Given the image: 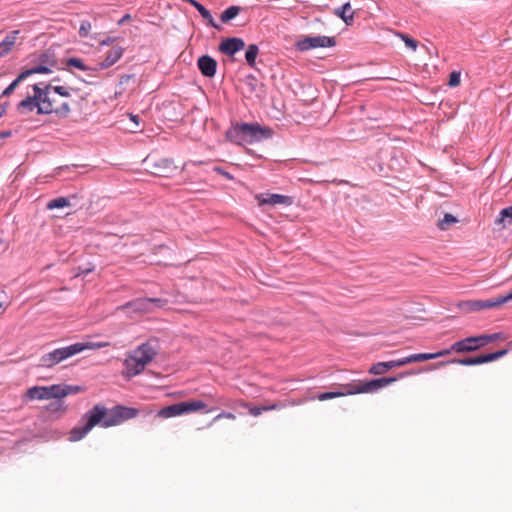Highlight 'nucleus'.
Here are the masks:
<instances>
[{"label":"nucleus","mask_w":512,"mask_h":512,"mask_svg":"<svg viewBox=\"0 0 512 512\" xmlns=\"http://www.w3.org/2000/svg\"><path fill=\"white\" fill-rule=\"evenodd\" d=\"M90 30H91V23L87 20H84L81 22V25L79 28V35L81 37H87Z\"/></svg>","instance_id":"37998d69"},{"label":"nucleus","mask_w":512,"mask_h":512,"mask_svg":"<svg viewBox=\"0 0 512 512\" xmlns=\"http://www.w3.org/2000/svg\"><path fill=\"white\" fill-rule=\"evenodd\" d=\"M244 47H245V42L242 38L228 37V38L223 39L220 42V44L218 46V50L221 53H223L229 57H232L237 52L242 50Z\"/></svg>","instance_id":"dca6fc26"},{"label":"nucleus","mask_w":512,"mask_h":512,"mask_svg":"<svg viewBox=\"0 0 512 512\" xmlns=\"http://www.w3.org/2000/svg\"><path fill=\"white\" fill-rule=\"evenodd\" d=\"M60 81V78L57 76V77H54L51 79V81L49 83H51L52 85H54L53 83L55 82H59Z\"/></svg>","instance_id":"864d4df0"},{"label":"nucleus","mask_w":512,"mask_h":512,"mask_svg":"<svg viewBox=\"0 0 512 512\" xmlns=\"http://www.w3.org/2000/svg\"><path fill=\"white\" fill-rule=\"evenodd\" d=\"M379 171L382 172L383 171V167L382 166H379Z\"/></svg>","instance_id":"bf43d9fd"},{"label":"nucleus","mask_w":512,"mask_h":512,"mask_svg":"<svg viewBox=\"0 0 512 512\" xmlns=\"http://www.w3.org/2000/svg\"><path fill=\"white\" fill-rule=\"evenodd\" d=\"M124 48L121 46L112 47L107 53L103 61L99 62L92 71L98 72L113 66L123 55Z\"/></svg>","instance_id":"aec40b11"},{"label":"nucleus","mask_w":512,"mask_h":512,"mask_svg":"<svg viewBox=\"0 0 512 512\" xmlns=\"http://www.w3.org/2000/svg\"><path fill=\"white\" fill-rule=\"evenodd\" d=\"M92 270L91 269H86V270H83L81 271L79 274H88L89 272H91Z\"/></svg>","instance_id":"4d7b16f0"},{"label":"nucleus","mask_w":512,"mask_h":512,"mask_svg":"<svg viewBox=\"0 0 512 512\" xmlns=\"http://www.w3.org/2000/svg\"><path fill=\"white\" fill-rule=\"evenodd\" d=\"M243 10L242 7L232 5L226 8L220 15V20L223 23H228L231 20H233L241 11Z\"/></svg>","instance_id":"bb28decb"},{"label":"nucleus","mask_w":512,"mask_h":512,"mask_svg":"<svg viewBox=\"0 0 512 512\" xmlns=\"http://www.w3.org/2000/svg\"><path fill=\"white\" fill-rule=\"evenodd\" d=\"M336 45V38L330 36H307L299 39L296 48L299 51H308L315 48L333 47Z\"/></svg>","instance_id":"9b49d317"},{"label":"nucleus","mask_w":512,"mask_h":512,"mask_svg":"<svg viewBox=\"0 0 512 512\" xmlns=\"http://www.w3.org/2000/svg\"><path fill=\"white\" fill-rule=\"evenodd\" d=\"M217 61L208 54L200 56L197 60V67L206 78H213L217 71Z\"/></svg>","instance_id":"6ab92c4d"},{"label":"nucleus","mask_w":512,"mask_h":512,"mask_svg":"<svg viewBox=\"0 0 512 512\" xmlns=\"http://www.w3.org/2000/svg\"><path fill=\"white\" fill-rule=\"evenodd\" d=\"M240 132L244 137V142L253 143L272 136V130L268 127H262L258 123H240Z\"/></svg>","instance_id":"9d476101"},{"label":"nucleus","mask_w":512,"mask_h":512,"mask_svg":"<svg viewBox=\"0 0 512 512\" xmlns=\"http://www.w3.org/2000/svg\"><path fill=\"white\" fill-rule=\"evenodd\" d=\"M501 338V333L483 334L478 336H469L458 341L455 349H462L463 354L479 350L487 344Z\"/></svg>","instance_id":"6e6552de"},{"label":"nucleus","mask_w":512,"mask_h":512,"mask_svg":"<svg viewBox=\"0 0 512 512\" xmlns=\"http://www.w3.org/2000/svg\"><path fill=\"white\" fill-rule=\"evenodd\" d=\"M26 79V76H24V73L21 72L16 79L13 80V82L2 91V96H9L14 89L18 86V84Z\"/></svg>","instance_id":"4c0bfd02"},{"label":"nucleus","mask_w":512,"mask_h":512,"mask_svg":"<svg viewBox=\"0 0 512 512\" xmlns=\"http://www.w3.org/2000/svg\"><path fill=\"white\" fill-rule=\"evenodd\" d=\"M221 418H227V419L234 420L236 418V416L233 413H231V412L223 411L220 414H218L216 417L213 418L212 423L218 421Z\"/></svg>","instance_id":"49530a36"},{"label":"nucleus","mask_w":512,"mask_h":512,"mask_svg":"<svg viewBox=\"0 0 512 512\" xmlns=\"http://www.w3.org/2000/svg\"><path fill=\"white\" fill-rule=\"evenodd\" d=\"M196 10L207 21L209 26L217 30L221 29V26L215 22L211 12L203 4H201Z\"/></svg>","instance_id":"c85d7f7f"},{"label":"nucleus","mask_w":512,"mask_h":512,"mask_svg":"<svg viewBox=\"0 0 512 512\" xmlns=\"http://www.w3.org/2000/svg\"><path fill=\"white\" fill-rule=\"evenodd\" d=\"M406 365L414 362L433 360L432 353H417L405 357Z\"/></svg>","instance_id":"473e14b6"},{"label":"nucleus","mask_w":512,"mask_h":512,"mask_svg":"<svg viewBox=\"0 0 512 512\" xmlns=\"http://www.w3.org/2000/svg\"><path fill=\"white\" fill-rule=\"evenodd\" d=\"M39 96L42 106L39 108V115L55 114L59 119H66L71 113L69 102L63 101L61 103L56 99V95L69 98L71 91H78V89L65 86V85H52L51 83L41 82Z\"/></svg>","instance_id":"f03ea898"},{"label":"nucleus","mask_w":512,"mask_h":512,"mask_svg":"<svg viewBox=\"0 0 512 512\" xmlns=\"http://www.w3.org/2000/svg\"><path fill=\"white\" fill-rule=\"evenodd\" d=\"M21 30H12L10 32H8L6 34V36L2 39V43H1V53H2V57L8 53H10L11 51H13V49L16 47V46H20L25 37L24 36H20L21 35Z\"/></svg>","instance_id":"f3484780"},{"label":"nucleus","mask_w":512,"mask_h":512,"mask_svg":"<svg viewBox=\"0 0 512 512\" xmlns=\"http://www.w3.org/2000/svg\"><path fill=\"white\" fill-rule=\"evenodd\" d=\"M125 366V376L127 378H132L141 372H143L146 365L141 363V361L138 358L130 356L129 359H126L124 362Z\"/></svg>","instance_id":"5701e85b"},{"label":"nucleus","mask_w":512,"mask_h":512,"mask_svg":"<svg viewBox=\"0 0 512 512\" xmlns=\"http://www.w3.org/2000/svg\"><path fill=\"white\" fill-rule=\"evenodd\" d=\"M10 135H11V132H3V131H2V139H3V138H7V137H9Z\"/></svg>","instance_id":"5fc2aeb1"},{"label":"nucleus","mask_w":512,"mask_h":512,"mask_svg":"<svg viewBox=\"0 0 512 512\" xmlns=\"http://www.w3.org/2000/svg\"><path fill=\"white\" fill-rule=\"evenodd\" d=\"M508 353L507 349H501L495 352L484 353L481 355H477L474 357H465V358H452L449 359V364H458L462 366H475L481 365L485 363H489L495 360L500 359Z\"/></svg>","instance_id":"1a4fd4ad"},{"label":"nucleus","mask_w":512,"mask_h":512,"mask_svg":"<svg viewBox=\"0 0 512 512\" xmlns=\"http://www.w3.org/2000/svg\"><path fill=\"white\" fill-rule=\"evenodd\" d=\"M77 167H78V166H77V165H75V164H73V165H71V166L66 165V166L58 167V168H57V170H59V171H61V170H65V169L70 170V169H76Z\"/></svg>","instance_id":"8fccbe9b"},{"label":"nucleus","mask_w":512,"mask_h":512,"mask_svg":"<svg viewBox=\"0 0 512 512\" xmlns=\"http://www.w3.org/2000/svg\"><path fill=\"white\" fill-rule=\"evenodd\" d=\"M460 75L459 71H452L449 74L448 85L450 87H457L460 84Z\"/></svg>","instance_id":"a19ab883"},{"label":"nucleus","mask_w":512,"mask_h":512,"mask_svg":"<svg viewBox=\"0 0 512 512\" xmlns=\"http://www.w3.org/2000/svg\"><path fill=\"white\" fill-rule=\"evenodd\" d=\"M226 138L230 142H233L236 144H242L244 142V137H243L242 133L240 132V124L230 127L226 131Z\"/></svg>","instance_id":"a878e982"},{"label":"nucleus","mask_w":512,"mask_h":512,"mask_svg":"<svg viewBox=\"0 0 512 512\" xmlns=\"http://www.w3.org/2000/svg\"><path fill=\"white\" fill-rule=\"evenodd\" d=\"M457 344H458V341L454 342L449 348L432 353L433 359H437L439 357L450 355L452 352H455L457 354H463L462 349H455V346H457Z\"/></svg>","instance_id":"e433bc0d"},{"label":"nucleus","mask_w":512,"mask_h":512,"mask_svg":"<svg viewBox=\"0 0 512 512\" xmlns=\"http://www.w3.org/2000/svg\"><path fill=\"white\" fill-rule=\"evenodd\" d=\"M143 162L150 173L157 177H170L177 170L172 158L149 154Z\"/></svg>","instance_id":"39448f33"},{"label":"nucleus","mask_w":512,"mask_h":512,"mask_svg":"<svg viewBox=\"0 0 512 512\" xmlns=\"http://www.w3.org/2000/svg\"><path fill=\"white\" fill-rule=\"evenodd\" d=\"M213 170L228 180H234L233 175L220 166H215Z\"/></svg>","instance_id":"c03bdc74"},{"label":"nucleus","mask_w":512,"mask_h":512,"mask_svg":"<svg viewBox=\"0 0 512 512\" xmlns=\"http://www.w3.org/2000/svg\"><path fill=\"white\" fill-rule=\"evenodd\" d=\"M114 41H115V38H113V37H106L104 40H102V41L100 42V44H101L102 46H104V45H110V44H112Z\"/></svg>","instance_id":"de8ad7c7"},{"label":"nucleus","mask_w":512,"mask_h":512,"mask_svg":"<svg viewBox=\"0 0 512 512\" xmlns=\"http://www.w3.org/2000/svg\"><path fill=\"white\" fill-rule=\"evenodd\" d=\"M156 355L157 350L149 341L139 345L132 354L133 357L138 358L144 365L150 363Z\"/></svg>","instance_id":"412c9836"},{"label":"nucleus","mask_w":512,"mask_h":512,"mask_svg":"<svg viewBox=\"0 0 512 512\" xmlns=\"http://www.w3.org/2000/svg\"><path fill=\"white\" fill-rule=\"evenodd\" d=\"M23 73L24 76H26L27 78L28 76H31L33 74H49L51 73V69L46 65L39 63L38 65H35L32 68L26 69L25 71H23Z\"/></svg>","instance_id":"72a5a7b5"},{"label":"nucleus","mask_w":512,"mask_h":512,"mask_svg":"<svg viewBox=\"0 0 512 512\" xmlns=\"http://www.w3.org/2000/svg\"><path fill=\"white\" fill-rule=\"evenodd\" d=\"M449 365V360H443V361H439L437 363H432V364H429L423 368H420L419 370H410L409 372H413L412 375H415V374H418V373H421V372H429V371H433V370H436L440 367H444V366H447ZM406 376H411V374H408V375H405L404 377Z\"/></svg>","instance_id":"7c9ffc66"},{"label":"nucleus","mask_w":512,"mask_h":512,"mask_svg":"<svg viewBox=\"0 0 512 512\" xmlns=\"http://www.w3.org/2000/svg\"><path fill=\"white\" fill-rule=\"evenodd\" d=\"M259 54V47L256 44H249L245 51V60L247 65L254 70H258L256 59Z\"/></svg>","instance_id":"393cba45"},{"label":"nucleus","mask_w":512,"mask_h":512,"mask_svg":"<svg viewBox=\"0 0 512 512\" xmlns=\"http://www.w3.org/2000/svg\"><path fill=\"white\" fill-rule=\"evenodd\" d=\"M54 387L55 389L53 390L55 391L56 401L50 404V407H53V411L64 410V405L61 401V398L83 391V388L78 385L55 384Z\"/></svg>","instance_id":"4468645a"},{"label":"nucleus","mask_w":512,"mask_h":512,"mask_svg":"<svg viewBox=\"0 0 512 512\" xmlns=\"http://www.w3.org/2000/svg\"><path fill=\"white\" fill-rule=\"evenodd\" d=\"M413 372H401L394 377H382L371 380H354L347 384L340 385L337 391H328L319 393L316 398L319 401H326L341 396L362 394V393H375L378 390L404 378L405 375L412 374Z\"/></svg>","instance_id":"7ed1b4c3"},{"label":"nucleus","mask_w":512,"mask_h":512,"mask_svg":"<svg viewBox=\"0 0 512 512\" xmlns=\"http://www.w3.org/2000/svg\"><path fill=\"white\" fill-rule=\"evenodd\" d=\"M283 407L282 404L274 403L269 406H253L249 408V413L253 416H259L264 411L276 410Z\"/></svg>","instance_id":"f704fd0d"},{"label":"nucleus","mask_w":512,"mask_h":512,"mask_svg":"<svg viewBox=\"0 0 512 512\" xmlns=\"http://www.w3.org/2000/svg\"><path fill=\"white\" fill-rule=\"evenodd\" d=\"M7 103H2V115L6 112Z\"/></svg>","instance_id":"6e6d98bb"},{"label":"nucleus","mask_w":512,"mask_h":512,"mask_svg":"<svg viewBox=\"0 0 512 512\" xmlns=\"http://www.w3.org/2000/svg\"><path fill=\"white\" fill-rule=\"evenodd\" d=\"M399 36L401 37V39L404 41L405 45L412 49L413 51H415L418 47V41L411 38L410 36H408L407 34H403V33H400Z\"/></svg>","instance_id":"ea45409f"},{"label":"nucleus","mask_w":512,"mask_h":512,"mask_svg":"<svg viewBox=\"0 0 512 512\" xmlns=\"http://www.w3.org/2000/svg\"><path fill=\"white\" fill-rule=\"evenodd\" d=\"M206 404L201 400H189L178 402L169 406H166L160 409L157 412L158 417L162 418H171L175 416H180L184 414H188L191 412L198 411L200 409H205Z\"/></svg>","instance_id":"423d86ee"},{"label":"nucleus","mask_w":512,"mask_h":512,"mask_svg":"<svg viewBox=\"0 0 512 512\" xmlns=\"http://www.w3.org/2000/svg\"><path fill=\"white\" fill-rule=\"evenodd\" d=\"M496 298H497L499 306L512 301V289L505 295H499Z\"/></svg>","instance_id":"a18cd8bd"},{"label":"nucleus","mask_w":512,"mask_h":512,"mask_svg":"<svg viewBox=\"0 0 512 512\" xmlns=\"http://www.w3.org/2000/svg\"><path fill=\"white\" fill-rule=\"evenodd\" d=\"M139 116L138 115H131V120L135 123H138Z\"/></svg>","instance_id":"603ef678"},{"label":"nucleus","mask_w":512,"mask_h":512,"mask_svg":"<svg viewBox=\"0 0 512 512\" xmlns=\"http://www.w3.org/2000/svg\"><path fill=\"white\" fill-rule=\"evenodd\" d=\"M33 95H28L26 98L18 102L16 105V111L19 115H28L36 110L39 115V108L42 106L41 99L39 96L40 84H34Z\"/></svg>","instance_id":"f8f14e48"},{"label":"nucleus","mask_w":512,"mask_h":512,"mask_svg":"<svg viewBox=\"0 0 512 512\" xmlns=\"http://www.w3.org/2000/svg\"><path fill=\"white\" fill-rule=\"evenodd\" d=\"M167 303L168 301L166 299L143 297L136 298L125 303L124 305L120 306L119 309L136 313H150L154 310L155 307L161 308L164 307Z\"/></svg>","instance_id":"0eeeda50"},{"label":"nucleus","mask_w":512,"mask_h":512,"mask_svg":"<svg viewBox=\"0 0 512 512\" xmlns=\"http://www.w3.org/2000/svg\"><path fill=\"white\" fill-rule=\"evenodd\" d=\"M245 84L248 86L249 91L251 93L256 91L257 79H256V77L254 75L249 74L248 76H246Z\"/></svg>","instance_id":"79ce46f5"},{"label":"nucleus","mask_w":512,"mask_h":512,"mask_svg":"<svg viewBox=\"0 0 512 512\" xmlns=\"http://www.w3.org/2000/svg\"><path fill=\"white\" fill-rule=\"evenodd\" d=\"M129 77H130V76H126V79H125V78H122V79L120 80V83L128 82V80H129L128 78H129Z\"/></svg>","instance_id":"13d9d810"},{"label":"nucleus","mask_w":512,"mask_h":512,"mask_svg":"<svg viewBox=\"0 0 512 512\" xmlns=\"http://www.w3.org/2000/svg\"><path fill=\"white\" fill-rule=\"evenodd\" d=\"M258 205L260 207L265 205L276 206V205H285L290 206L293 203V198L291 196L282 195V194H258L255 196Z\"/></svg>","instance_id":"2eb2a0df"},{"label":"nucleus","mask_w":512,"mask_h":512,"mask_svg":"<svg viewBox=\"0 0 512 512\" xmlns=\"http://www.w3.org/2000/svg\"><path fill=\"white\" fill-rule=\"evenodd\" d=\"M38 62L43 64V65H46L49 68L50 67H55L56 64H57V60H56L55 54H54V52H52L50 50H46L43 53H41L38 56Z\"/></svg>","instance_id":"cd10ccee"},{"label":"nucleus","mask_w":512,"mask_h":512,"mask_svg":"<svg viewBox=\"0 0 512 512\" xmlns=\"http://www.w3.org/2000/svg\"><path fill=\"white\" fill-rule=\"evenodd\" d=\"M54 385L51 386H33L29 388L25 397L29 400H49L55 399Z\"/></svg>","instance_id":"a211bd4d"},{"label":"nucleus","mask_w":512,"mask_h":512,"mask_svg":"<svg viewBox=\"0 0 512 512\" xmlns=\"http://www.w3.org/2000/svg\"><path fill=\"white\" fill-rule=\"evenodd\" d=\"M404 365H406L405 357L386 362H377L369 368L368 372L373 375H382L393 368L401 367Z\"/></svg>","instance_id":"4be33fe9"},{"label":"nucleus","mask_w":512,"mask_h":512,"mask_svg":"<svg viewBox=\"0 0 512 512\" xmlns=\"http://www.w3.org/2000/svg\"><path fill=\"white\" fill-rule=\"evenodd\" d=\"M70 206V199L68 197H58L50 200L46 204L47 210L60 209Z\"/></svg>","instance_id":"c756f323"},{"label":"nucleus","mask_w":512,"mask_h":512,"mask_svg":"<svg viewBox=\"0 0 512 512\" xmlns=\"http://www.w3.org/2000/svg\"><path fill=\"white\" fill-rule=\"evenodd\" d=\"M66 65L70 66V67H74L76 69H79L81 71H89L93 68L87 66L82 59L80 58H77V57H71V58H68L66 60Z\"/></svg>","instance_id":"c9c22d12"},{"label":"nucleus","mask_w":512,"mask_h":512,"mask_svg":"<svg viewBox=\"0 0 512 512\" xmlns=\"http://www.w3.org/2000/svg\"><path fill=\"white\" fill-rule=\"evenodd\" d=\"M128 19H130V15L129 14H126L122 17V19L119 20L118 24L121 25L123 24L125 21H127Z\"/></svg>","instance_id":"3c124183"},{"label":"nucleus","mask_w":512,"mask_h":512,"mask_svg":"<svg viewBox=\"0 0 512 512\" xmlns=\"http://www.w3.org/2000/svg\"><path fill=\"white\" fill-rule=\"evenodd\" d=\"M495 223L503 225H505L506 223L512 224V206L502 209Z\"/></svg>","instance_id":"2f4dec72"},{"label":"nucleus","mask_w":512,"mask_h":512,"mask_svg":"<svg viewBox=\"0 0 512 512\" xmlns=\"http://www.w3.org/2000/svg\"><path fill=\"white\" fill-rule=\"evenodd\" d=\"M335 15L341 18L347 25H350L354 19V13L351 11L350 2H346L334 11Z\"/></svg>","instance_id":"b1692460"},{"label":"nucleus","mask_w":512,"mask_h":512,"mask_svg":"<svg viewBox=\"0 0 512 512\" xmlns=\"http://www.w3.org/2000/svg\"><path fill=\"white\" fill-rule=\"evenodd\" d=\"M456 222H458V220L454 215L446 213L443 219L439 221L438 226L441 230H446L449 225L454 224Z\"/></svg>","instance_id":"58836bf2"},{"label":"nucleus","mask_w":512,"mask_h":512,"mask_svg":"<svg viewBox=\"0 0 512 512\" xmlns=\"http://www.w3.org/2000/svg\"><path fill=\"white\" fill-rule=\"evenodd\" d=\"M139 410L134 407L116 405L111 409L102 404H95L80 419L79 425L69 432V441L77 442L83 439L96 425L103 428L120 425L121 423L137 417Z\"/></svg>","instance_id":"f257e3e1"},{"label":"nucleus","mask_w":512,"mask_h":512,"mask_svg":"<svg viewBox=\"0 0 512 512\" xmlns=\"http://www.w3.org/2000/svg\"><path fill=\"white\" fill-rule=\"evenodd\" d=\"M93 348V344L91 343H74L72 345L57 348L49 353H45L40 358L39 366L45 368H51L58 363L66 360L69 357H72L86 349Z\"/></svg>","instance_id":"20e7f679"},{"label":"nucleus","mask_w":512,"mask_h":512,"mask_svg":"<svg viewBox=\"0 0 512 512\" xmlns=\"http://www.w3.org/2000/svg\"><path fill=\"white\" fill-rule=\"evenodd\" d=\"M185 2L189 3L190 5H192L195 9H197L201 3L198 2L197 0H184Z\"/></svg>","instance_id":"09e8293b"},{"label":"nucleus","mask_w":512,"mask_h":512,"mask_svg":"<svg viewBox=\"0 0 512 512\" xmlns=\"http://www.w3.org/2000/svg\"><path fill=\"white\" fill-rule=\"evenodd\" d=\"M499 307L497 298L484 299V300H467L461 301L458 308L464 313L481 311L484 309H492Z\"/></svg>","instance_id":"ddd939ff"}]
</instances>
